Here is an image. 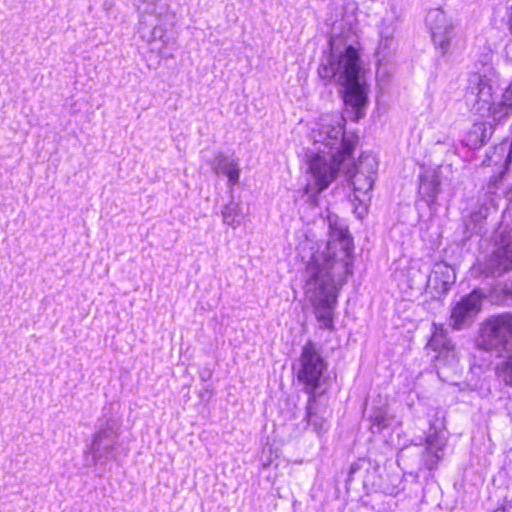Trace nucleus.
<instances>
[{
  "mask_svg": "<svg viewBox=\"0 0 512 512\" xmlns=\"http://www.w3.org/2000/svg\"><path fill=\"white\" fill-rule=\"evenodd\" d=\"M326 221L328 240L307 263L305 294L320 328L332 331L338 292L352 274L353 239L337 215L328 214Z\"/></svg>",
  "mask_w": 512,
  "mask_h": 512,
  "instance_id": "obj_1",
  "label": "nucleus"
},
{
  "mask_svg": "<svg viewBox=\"0 0 512 512\" xmlns=\"http://www.w3.org/2000/svg\"><path fill=\"white\" fill-rule=\"evenodd\" d=\"M344 126L345 118L338 112H330L322 114L312 128L311 137L315 143L335 149L331 155V162L320 155L310 160L309 171L317 192L328 187L336 178L337 172L346 168L345 162L352 156L356 138L353 135H346Z\"/></svg>",
  "mask_w": 512,
  "mask_h": 512,
  "instance_id": "obj_2",
  "label": "nucleus"
},
{
  "mask_svg": "<svg viewBox=\"0 0 512 512\" xmlns=\"http://www.w3.org/2000/svg\"><path fill=\"white\" fill-rule=\"evenodd\" d=\"M362 67L357 50L346 47L338 56L331 54L327 63H323L319 69V76L331 80L338 77L345 87L344 102L347 106L356 110V117L360 116V110L367 104V86L362 78Z\"/></svg>",
  "mask_w": 512,
  "mask_h": 512,
  "instance_id": "obj_3",
  "label": "nucleus"
},
{
  "mask_svg": "<svg viewBox=\"0 0 512 512\" xmlns=\"http://www.w3.org/2000/svg\"><path fill=\"white\" fill-rule=\"evenodd\" d=\"M300 362L301 368L298 372V379L306 385L307 392L311 396L315 395L326 364L311 341L304 345Z\"/></svg>",
  "mask_w": 512,
  "mask_h": 512,
  "instance_id": "obj_4",
  "label": "nucleus"
},
{
  "mask_svg": "<svg viewBox=\"0 0 512 512\" xmlns=\"http://www.w3.org/2000/svg\"><path fill=\"white\" fill-rule=\"evenodd\" d=\"M426 24L436 48L441 51L442 55H445L455 35V25L452 19L443 10L436 8L428 12Z\"/></svg>",
  "mask_w": 512,
  "mask_h": 512,
  "instance_id": "obj_5",
  "label": "nucleus"
},
{
  "mask_svg": "<svg viewBox=\"0 0 512 512\" xmlns=\"http://www.w3.org/2000/svg\"><path fill=\"white\" fill-rule=\"evenodd\" d=\"M377 169L378 163L374 156L363 155L360 157L356 171L350 174L355 200L365 201L368 193L372 190Z\"/></svg>",
  "mask_w": 512,
  "mask_h": 512,
  "instance_id": "obj_6",
  "label": "nucleus"
},
{
  "mask_svg": "<svg viewBox=\"0 0 512 512\" xmlns=\"http://www.w3.org/2000/svg\"><path fill=\"white\" fill-rule=\"evenodd\" d=\"M467 99L471 102V108L475 113L485 116L494 101L490 80L480 74L471 75L467 88Z\"/></svg>",
  "mask_w": 512,
  "mask_h": 512,
  "instance_id": "obj_7",
  "label": "nucleus"
},
{
  "mask_svg": "<svg viewBox=\"0 0 512 512\" xmlns=\"http://www.w3.org/2000/svg\"><path fill=\"white\" fill-rule=\"evenodd\" d=\"M481 302L482 296L476 290L461 298L451 311L450 325L452 328L462 330L469 327L481 310Z\"/></svg>",
  "mask_w": 512,
  "mask_h": 512,
  "instance_id": "obj_8",
  "label": "nucleus"
},
{
  "mask_svg": "<svg viewBox=\"0 0 512 512\" xmlns=\"http://www.w3.org/2000/svg\"><path fill=\"white\" fill-rule=\"evenodd\" d=\"M481 337L493 347L508 344L512 338V314H501L487 320L481 329Z\"/></svg>",
  "mask_w": 512,
  "mask_h": 512,
  "instance_id": "obj_9",
  "label": "nucleus"
},
{
  "mask_svg": "<svg viewBox=\"0 0 512 512\" xmlns=\"http://www.w3.org/2000/svg\"><path fill=\"white\" fill-rule=\"evenodd\" d=\"M117 435L111 428H105L94 435L88 452L95 462L109 455L116 444Z\"/></svg>",
  "mask_w": 512,
  "mask_h": 512,
  "instance_id": "obj_10",
  "label": "nucleus"
},
{
  "mask_svg": "<svg viewBox=\"0 0 512 512\" xmlns=\"http://www.w3.org/2000/svg\"><path fill=\"white\" fill-rule=\"evenodd\" d=\"M210 164L212 170L216 174L222 173L228 177V181L231 186L238 183L240 177L238 160L224 154H218L214 157Z\"/></svg>",
  "mask_w": 512,
  "mask_h": 512,
  "instance_id": "obj_11",
  "label": "nucleus"
},
{
  "mask_svg": "<svg viewBox=\"0 0 512 512\" xmlns=\"http://www.w3.org/2000/svg\"><path fill=\"white\" fill-rule=\"evenodd\" d=\"M487 269L493 275L512 270V243L499 247L488 260Z\"/></svg>",
  "mask_w": 512,
  "mask_h": 512,
  "instance_id": "obj_12",
  "label": "nucleus"
},
{
  "mask_svg": "<svg viewBox=\"0 0 512 512\" xmlns=\"http://www.w3.org/2000/svg\"><path fill=\"white\" fill-rule=\"evenodd\" d=\"M446 445L444 438L437 433H432L426 438V449L423 453V461L425 466L432 470L436 468L438 462L443 457V448Z\"/></svg>",
  "mask_w": 512,
  "mask_h": 512,
  "instance_id": "obj_13",
  "label": "nucleus"
},
{
  "mask_svg": "<svg viewBox=\"0 0 512 512\" xmlns=\"http://www.w3.org/2000/svg\"><path fill=\"white\" fill-rule=\"evenodd\" d=\"M456 273L454 269L445 264L439 263L434 266L433 275L429 282L435 283V289L440 293L447 292L455 283Z\"/></svg>",
  "mask_w": 512,
  "mask_h": 512,
  "instance_id": "obj_14",
  "label": "nucleus"
},
{
  "mask_svg": "<svg viewBox=\"0 0 512 512\" xmlns=\"http://www.w3.org/2000/svg\"><path fill=\"white\" fill-rule=\"evenodd\" d=\"M221 214L223 223L236 229L244 223L248 212L243 211L241 203L230 201L223 206Z\"/></svg>",
  "mask_w": 512,
  "mask_h": 512,
  "instance_id": "obj_15",
  "label": "nucleus"
},
{
  "mask_svg": "<svg viewBox=\"0 0 512 512\" xmlns=\"http://www.w3.org/2000/svg\"><path fill=\"white\" fill-rule=\"evenodd\" d=\"M399 276V281L412 290L419 289L428 282L427 274L416 267H410L407 271H400Z\"/></svg>",
  "mask_w": 512,
  "mask_h": 512,
  "instance_id": "obj_16",
  "label": "nucleus"
},
{
  "mask_svg": "<svg viewBox=\"0 0 512 512\" xmlns=\"http://www.w3.org/2000/svg\"><path fill=\"white\" fill-rule=\"evenodd\" d=\"M512 115V101H508L502 94L501 100L497 103L493 101L491 109L486 112L484 117H491L495 122H501Z\"/></svg>",
  "mask_w": 512,
  "mask_h": 512,
  "instance_id": "obj_17",
  "label": "nucleus"
},
{
  "mask_svg": "<svg viewBox=\"0 0 512 512\" xmlns=\"http://www.w3.org/2000/svg\"><path fill=\"white\" fill-rule=\"evenodd\" d=\"M506 357L496 366V375L507 386L512 387V344L506 349Z\"/></svg>",
  "mask_w": 512,
  "mask_h": 512,
  "instance_id": "obj_18",
  "label": "nucleus"
},
{
  "mask_svg": "<svg viewBox=\"0 0 512 512\" xmlns=\"http://www.w3.org/2000/svg\"><path fill=\"white\" fill-rule=\"evenodd\" d=\"M143 3L146 6L138 5V9L142 10L143 13L154 15L157 19H165L169 14L170 6L161 2V0H143Z\"/></svg>",
  "mask_w": 512,
  "mask_h": 512,
  "instance_id": "obj_19",
  "label": "nucleus"
},
{
  "mask_svg": "<svg viewBox=\"0 0 512 512\" xmlns=\"http://www.w3.org/2000/svg\"><path fill=\"white\" fill-rule=\"evenodd\" d=\"M314 402L315 395H312L308 401L306 419L308 424L313 426L317 433H321L326 430V419L314 411Z\"/></svg>",
  "mask_w": 512,
  "mask_h": 512,
  "instance_id": "obj_20",
  "label": "nucleus"
},
{
  "mask_svg": "<svg viewBox=\"0 0 512 512\" xmlns=\"http://www.w3.org/2000/svg\"><path fill=\"white\" fill-rule=\"evenodd\" d=\"M420 190L425 192L428 197L435 199L440 193V178L434 174L430 178L426 177L421 180Z\"/></svg>",
  "mask_w": 512,
  "mask_h": 512,
  "instance_id": "obj_21",
  "label": "nucleus"
},
{
  "mask_svg": "<svg viewBox=\"0 0 512 512\" xmlns=\"http://www.w3.org/2000/svg\"><path fill=\"white\" fill-rule=\"evenodd\" d=\"M396 31L395 21L391 18L389 20L383 19L379 29V36L385 41L394 42V34Z\"/></svg>",
  "mask_w": 512,
  "mask_h": 512,
  "instance_id": "obj_22",
  "label": "nucleus"
},
{
  "mask_svg": "<svg viewBox=\"0 0 512 512\" xmlns=\"http://www.w3.org/2000/svg\"><path fill=\"white\" fill-rule=\"evenodd\" d=\"M429 346L434 350H437L440 346L445 349H449L450 343L444 339L442 332H435L430 339Z\"/></svg>",
  "mask_w": 512,
  "mask_h": 512,
  "instance_id": "obj_23",
  "label": "nucleus"
},
{
  "mask_svg": "<svg viewBox=\"0 0 512 512\" xmlns=\"http://www.w3.org/2000/svg\"><path fill=\"white\" fill-rule=\"evenodd\" d=\"M394 42L385 41L380 38L379 45H378V53H382L383 55L387 54L390 49L392 48Z\"/></svg>",
  "mask_w": 512,
  "mask_h": 512,
  "instance_id": "obj_24",
  "label": "nucleus"
},
{
  "mask_svg": "<svg viewBox=\"0 0 512 512\" xmlns=\"http://www.w3.org/2000/svg\"><path fill=\"white\" fill-rule=\"evenodd\" d=\"M503 95L505 96L506 99H508V101H512V81L510 82L509 86L503 92Z\"/></svg>",
  "mask_w": 512,
  "mask_h": 512,
  "instance_id": "obj_25",
  "label": "nucleus"
},
{
  "mask_svg": "<svg viewBox=\"0 0 512 512\" xmlns=\"http://www.w3.org/2000/svg\"><path fill=\"white\" fill-rule=\"evenodd\" d=\"M509 28H510V31L512 33V13H511V16L509 18Z\"/></svg>",
  "mask_w": 512,
  "mask_h": 512,
  "instance_id": "obj_26",
  "label": "nucleus"
},
{
  "mask_svg": "<svg viewBox=\"0 0 512 512\" xmlns=\"http://www.w3.org/2000/svg\"><path fill=\"white\" fill-rule=\"evenodd\" d=\"M493 512H507L505 508L495 509Z\"/></svg>",
  "mask_w": 512,
  "mask_h": 512,
  "instance_id": "obj_27",
  "label": "nucleus"
},
{
  "mask_svg": "<svg viewBox=\"0 0 512 512\" xmlns=\"http://www.w3.org/2000/svg\"><path fill=\"white\" fill-rule=\"evenodd\" d=\"M507 195H508L509 199H511V200H512V189L508 192V194H507Z\"/></svg>",
  "mask_w": 512,
  "mask_h": 512,
  "instance_id": "obj_28",
  "label": "nucleus"
}]
</instances>
